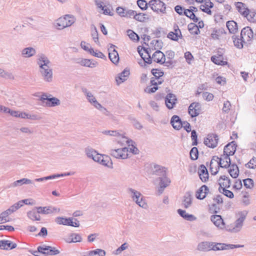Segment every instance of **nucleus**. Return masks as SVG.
I'll return each instance as SVG.
<instances>
[{"instance_id": "nucleus-59", "label": "nucleus", "mask_w": 256, "mask_h": 256, "mask_svg": "<svg viewBox=\"0 0 256 256\" xmlns=\"http://www.w3.org/2000/svg\"><path fill=\"white\" fill-rule=\"evenodd\" d=\"M90 54L93 56L99 58H103L104 56V54L102 52L97 51L95 52L93 48L90 50Z\"/></svg>"}, {"instance_id": "nucleus-14", "label": "nucleus", "mask_w": 256, "mask_h": 256, "mask_svg": "<svg viewBox=\"0 0 256 256\" xmlns=\"http://www.w3.org/2000/svg\"><path fill=\"white\" fill-rule=\"evenodd\" d=\"M201 106L198 102H192L188 107V114L192 118L198 116L200 112Z\"/></svg>"}, {"instance_id": "nucleus-50", "label": "nucleus", "mask_w": 256, "mask_h": 256, "mask_svg": "<svg viewBox=\"0 0 256 256\" xmlns=\"http://www.w3.org/2000/svg\"><path fill=\"white\" fill-rule=\"evenodd\" d=\"M127 33L129 38L131 40L136 41H138L139 40L138 36L136 33H135L133 30H127Z\"/></svg>"}, {"instance_id": "nucleus-23", "label": "nucleus", "mask_w": 256, "mask_h": 256, "mask_svg": "<svg viewBox=\"0 0 256 256\" xmlns=\"http://www.w3.org/2000/svg\"><path fill=\"white\" fill-rule=\"evenodd\" d=\"M152 172L160 177H164L166 176V168L160 165H154L152 168Z\"/></svg>"}, {"instance_id": "nucleus-43", "label": "nucleus", "mask_w": 256, "mask_h": 256, "mask_svg": "<svg viewBox=\"0 0 256 256\" xmlns=\"http://www.w3.org/2000/svg\"><path fill=\"white\" fill-rule=\"evenodd\" d=\"M148 18V16L146 14L136 12L135 14L134 19L140 22H144Z\"/></svg>"}, {"instance_id": "nucleus-6", "label": "nucleus", "mask_w": 256, "mask_h": 256, "mask_svg": "<svg viewBox=\"0 0 256 256\" xmlns=\"http://www.w3.org/2000/svg\"><path fill=\"white\" fill-rule=\"evenodd\" d=\"M128 150L127 148L118 149H110L109 154L116 158L126 159L128 157Z\"/></svg>"}, {"instance_id": "nucleus-32", "label": "nucleus", "mask_w": 256, "mask_h": 256, "mask_svg": "<svg viewBox=\"0 0 256 256\" xmlns=\"http://www.w3.org/2000/svg\"><path fill=\"white\" fill-rule=\"evenodd\" d=\"M77 63L80 64L82 66L89 67V68H94L95 67L97 63L96 62H92L90 60L86 59V58H80L77 60Z\"/></svg>"}, {"instance_id": "nucleus-60", "label": "nucleus", "mask_w": 256, "mask_h": 256, "mask_svg": "<svg viewBox=\"0 0 256 256\" xmlns=\"http://www.w3.org/2000/svg\"><path fill=\"white\" fill-rule=\"evenodd\" d=\"M136 13V11L133 10H128L126 8V14L124 17L126 18H134L135 16V14Z\"/></svg>"}, {"instance_id": "nucleus-21", "label": "nucleus", "mask_w": 256, "mask_h": 256, "mask_svg": "<svg viewBox=\"0 0 256 256\" xmlns=\"http://www.w3.org/2000/svg\"><path fill=\"white\" fill-rule=\"evenodd\" d=\"M209 192V188L206 185L202 186L196 193V197L198 200L204 199Z\"/></svg>"}, {"instance_id": "nucleus-33", "label": "nucleus", "mask_w": 256, "mask_h": 256, "mask_svg": "<svg viewBox=\"0 0 256 256\" xmlns=\"http://www.w3.org/2000/svg\"><path fill=\"white\" fill-rule=\"evenodd\" d=\"M210 242L204 241L200 242L197 246V250L200 252L210 251Z\"/></svg>"}, {"instance_id": "nucleus-2", "label": "nucleus", "mask_w": 256, "mask_h": 256, "mask_svg": "<svg viewBox=\"0 0 256 256\" xmlns=\"http://www.w3.org/2000/svg\"><path fill=\"white\" fill-rule=\"evenodd\" d=\"M248 212L246 210L239 212L236 214V220L234 223V226L232 228L228 230L230 232L237 233L240 232L244 226V222L248 215Z\"/></svg>"}, {"instance_id": "nucleus-3", "label": "nucleus", "mask_w": 256, "mask_h": 256, "mask_svg": "<svg viewBox=\"0 0 256 256\" xmlns=\"http://www.w3.org/2000/svg\"><path fill=\"white\" fill-rule=\"evenodd\" d=\"M76 20V18L73 15L66 14L57 19L54 24L57 29L61 30L70 26L75 22Z\"/></svg>"}, {"instance_id": "nucleus-54", "label": "nucleus", "mask_w": 256, "mask_h": 256, "mask_svg": "<svg viewBox=\"0 0 256 256\" xmlns=\"http://www.w3.org/2000/svg\"><path fill=\"white\" fill-rule=\"evenodd\" d=\"M102 133L106 135H109L110 136H114L116 137L118 136H121L119 132L116 130H104L102 132Z\"/></svg>"}, {"instance_id": "nucleus-41", "label": "nucleus", "mask_w": 256, "mask_h": 256, "mask_svg": "<svg viewBox=\"0 0 256 256\" xmlns=\"http://www.w3.org/2000/svg\"><path fill=\"white\" fill-rule=\"evenodd\" d=\"M106 252L104 250L96 249V250L88 252L85 256H104Z\"/></svg>"}, {"instance_id": "nucleus-18", "label": "nucleus", "mask_w": 256, "mask_h": 256, "mask_svg": "<svg viewBox=\"0 0 256 256\" xmlns=\"http://www.w3.org/2000/svg\"><path fill=\"white\" fill-rule=\"evenodd\" d=\"M38 212L42 214H51L54 213H58L60 211V209L53 206H40L37 208Z\"/></svg>"}, {"instance_id": "nucleus-47", "label": "nucleus", "mask_w": 256, "mask_h": 256, "mask_svg": "<svg viewBox=\"0 0 256 256\" xmlns=\"http://www.w3.org/2000/svg\"><path fill=\"white\" fill-rule=\"evenodd\" d=\"M190 158L192 160H196L198 158V152L197 148L194 147L192 148L190 152Z\"/></svg>"}, {"instance_id": "nucleus-19", "label": "nucleus", "mask_w": 256, "mask_h": 256, "mask_svg": "<svg viewBox=\"0 0 256 256\" xmlns=\"http://www.w3.org/2000/svg\"><path fill=\"white\" fill-rule=\"evenodd\" d=\"M115 46L111 44L108 48V56L110 60L114 64H116L118 62L119 56L117 51L115 50Z\"/></svg>"}, {"instance_id": "nucleus-1", "label": "nucleus", "mask_w": 256, "mask_h": 256, "mask_svg": "<svg viewBox=\"0 0 256 256\" xmlns=\"http://www.w3.org/2000/svg\"><path fill=\"white\" fill-rule=\"evenodd\" d=\"M138 50L140 55L144 60V62L148 64H150L152 63V58L154 62L160 64H164V60H166L164 54L160 50H156L155 52L152 54V58H151L148 50L144 49V52L148 56V58H146V56H143L144 54L142 52V50H140L139 47L138 48Z\"/></svg>"}, {"instance_id": "nucleus-56", "label": "nucleus", "mask_w": 256, "mask_h": 256, "mask_svg": "<svg viewBox=\"0 0 256 256\" xmlns=\"http://www.w3.org/2000/svg\"><path fill=\"white\" fill-rule=\"evenodd\" d=\"M152 73L156 78H160L164 75V72L158 69H152Z\"/></svg>"}, {"instance_id": "nucleus-5", "label": "nucleus", "mask_w": 256, "mask_h": 256, "mask_svg": "<svg viewBox=\"0 0 256 256\" xmlns=\"http://www.w3.org/2000/svg\"><path fill=\"white\" fill-rule=\"evenodd\" d=\"M82 92L86 97L87 100L95 108L100 110H106V108L97 101L96 98L90 91L85 88H82Z\"/></svg>"}, {"instance_id": "nucleus-15", "label": "nucleus", "mask_w": 256, "mask_h": 256, "mask_svg": "<svg viewBox=\"0 0 256 256\" xmlns=\"http://www.w3.org/2000/svg\"><path fill=\"white\" fill-rule=\"evenodd\" d=\"M177 102L176 96L172 94H168L165 98V104L169 110L173 108Z\"/></svg>"}, {"instance_id": "nucleus-9", "label": "nucleus", "mask_w": 256, "mask_h": 256, "mask_svg": "<svg viewBox=\"0 0 256 256\" xmlns=\"http://www.w3.org/2000/svg\"><path fill=\"white\" fill-rule=\"evenodd\" d=\"M56 222L59 224L70 226L74 227H78L80 226V222L76 219H74V222L72 218L58 217L56 218Z\"/></svg>"}, {"instance_id": "nucleus-58", "label": "nucleus", "mask_w": 256, "mask_h": 256, "mask_svg": "<svg viewBox=\"0 0 256 256\" xmlns=\"http://www.w3.org/2000/svg\"><path fill=\"white\" fill-rule=\"evenodd\" d=\"M163 80L162 78H152L150 80V83L152 85L157 86L158 84H162Z\"/></svg>"}, {"instance_id": "nucleus-61", "label": "nucleus", "mask_w": 256, "mask_h": 256, "mask_svg": "<svg viewBox=\"0 0 256 256\" xmlns=\"http://www.w3.org/2000/svg\"><path fill=\"white\" fill-rule=\"evenodd\" d=\"M137 4L142 10H146L147 8V2L144 0H138Z\"/></svg>"}, {"instance_id": "nucleus-25", "label": "nucleus", "mask_w": 256, "mask_h": 256, "mask_svg": "<svg viewBox=\"0 0 256 256\" xmlns=\"http://www.w3.org/2000/svg\"><path fill=\"white\" fill-rule=\"evenodd\" d=\"M130 75V72L128 70H124L121 73H120L118 76L116 78V80L117 84H120L126 81Z\"/></svg>"}, {"instance_id": "nucleus-40", "label": "nucleus", "mask_w": 256, "mask_h": 256, "mask_svg": "<svg viewBox=\"0 0 256 256\" xmlns=\"http://www.w3.org/2000/svg\"><path fill=\"white\" fill-rule=\"evenodd\" d=\"M38 212V210L37 211L35 210H32L31 211H29L27 213L28 216L32 220H40V216L39 215Z\"/></svg>"}, {"instance_id": "nucleus-62", "label": "nucleus", "mask_w": 256, "mask_h": 256, "mask_svg": "<svg viewBox=\"0 0 256 256\" xmlns=\"http://www.w3.org/2000/svg\"><path fill=\"white\" fill-rule=\"evenodd\" d=\"M126 8L118 6L116 8V12L122 17H124Z\"/></svg>"}, {"instance_id": "nucleus-26", "label": "nucleus", "mask_w": 256, "mask_h": 256, "mask_svg": "<svg viewBox=\"0 0 256 256\" xmlns=\"http://www.w3.org/2000/svg\"><path fill=\"white\" fill-rule=\"evenodd\" d=\"M204 4H202L200 6V9L208 14H212V12L210 8H213V3L210 0H204Z\"/></svg>"}, {"instance_id": "nucleus-35", "label": "nucleus", "mask_w": 256, "mask_h": 256, "mask_svg": "<svg viewBox=\"0 0 256 256\" xmlns=\"http://www.w3.org/2000/svg\"><path fill=\"white\" fill-rule=\"evenodd\" d=\"M46 104L48 107H54L60 106V100L56 98H50L49 99H48V101L46 102Z\"/></svg>"}, {"instance_id": "nucleus-17", "label": "nucleus", "mask_w": 256, "mask_h": 256, "mask_svg": "<svg viewBox=\"0 0 256 256\" xmlns=\"http://www.w3.org/2000/svg\"><path fill=\"white\" fill-rule=\"evenodd\" d=\"M210 220L219 229H224L225 227V223L224 222L221 216L212 215L210 216Z\"/></svg>"}, {"instance_id": "nucleus-10", "label": "nucleus", "mask_w": 256, "mask_h": 256, "mask_svg": "<svg viewBox=\"0 0 256 256\" xmlns=\"http://www.w3.org/2000/svg\"><path fill=\"white\" fill-rule=\"evenodd\" d=\"M218 140V138L216 134H209L204 139V144L207 146L213 148L217 146Z\"/></svg>"}, {"instance_id": "nucleus-49", "label": "nucleus", "mask_w": 256, "mask_h": 256, "mask_svg": "<svg viewBox=\"0 0 256 256\" xmlns=\"http://www.w3.org/2000/svg\"><path fill=\"white\" fill-rule=\"evenodd\" d=\"M70 236L71 238V242H80L82 240L81 236L78 234H71Z\"/></svg>"}, {"instance_id": "nucleus-8", "label": "nucleus", "mask_w": 256, "mask_h": 256, "mask_svg": "<svg viewBox=\"0 0 256 256\" xmlns=\"http://www.w3.org/2000/svg\"><path fill=\"white\" fill-rule=\"evenodd\" d=\"M236 145L234 142H232L226 144L224 149V160H229V156L234 154L236 150Z\"/></svg>"}, {"instance_id": "nucleus-52", "label": "nucleus", "mask_w": 256, "mask_h": 256, "mask_svg": "<svg viewBox=\"0 0 256 256\" xmlns=\"http://www.w3.org/2000/svg\"><path fill=\"white\" fill-rule=\"evenodd\" d=\"M246 166L248 168L254 169L256 168V158H252L246 164Z\"/></svg>"}, {"instance_id": "nucleus-31", "label": "nucleus", "mask_w": 256, "mask_h": 256, "mask_svg": "<svg viewBox=\"0 0 256 256\" xmlns=\"http://www.w3.org/2000/svg\"><path fill=\"white\" fill-rule=\"evenodd\" d=\"M16 244L10 240H0V248L2 250H11L16 248Z\"/></svg>"}, {"instance_id": "nucleus-11", "label": "nucleus", "mask_w": 256, "mask_h": 256, "mask_svg": "<svg viewBox=\"0 0 256 256\" xmlns=\"http://www.w3.org/2000/svg\"><path fill=\"white\" fill-rule=\"evenodd\" d=\"M148 4L154 12H163L166 9L164 4L160 0H152Z\"/></svg>"}, {"instance_id": "nucleus-36", "label": "nucleus", "mask_w": 256, "mask_h": 256, "mask_svg": "<svg viewBox=\"0 0 256 256\" xmlns=\"http://www.w3.org/2000/svg\"><path fill=\"white\" fill-rule=\"evenodd\" d=\"M224 154L220 158L216 157V158L219 160L218 162V165L224 168H227L229 167L230 165V160L229 158V160L224 159Z\"/></svg>"}, {"instance_id": "nucleus-64", "label": "nucleus", "mask_w": 256, "mask_h": 256, "mask_svg": "<svg viewBox=\"0 0 256 256\" xmlns=\"http://www.w3.org/2000/svg\"><path fill=\"white\" fill-rule=\"evenodd\" d=\"M202 96L207 101H211L214 98V95L208 92H204L202 94Z\"/></svg>"}, {"instance_id": "nucleus-39", "label": "nucleus", "mask_w": 256, "mask_h": 256, "mask_svg": "<svg viewBox=\"0 0 256 256\" xmlns=\"http://www.w3.org/2000/svg\"><path fill=\"white\" fill-rule=\"evenodd\" d=\"M230 167V170H228L229 174L230 176L233 178H236L238 176V166L236 164H232L229 166Z\"/></svg>"}, {"instance_id": "nucleus-7", "label": "nucleus", "mask_w": 256, "mask_h": 256, "mask_svg": "<svg viewBox=\"0 0 256 256\" xmlns=\"http://www.w3.org/2000/svg\"><path fill=\"white\" fill-rule=\"evenodd\" d=\"M254 37V33L251 28L246 26L243 28L241 31L240 38L244 42H250Z\"/></svg>"}, {"instance_id": "nucleus-46", "label": "nucleus", "mask_w": 256, "mask_h": 256, "mask_svg": "<svg viewBox=\"0 0 256 256\" xmlns=\"http://www.w3.org/2000/svg\"><path fill=\"white\" fill-rule=\"evenodd\" d=\"M233 42L234 43V44L236 46L239 48H241L243 47V43L244 42V41L242 40V38H237L236 36H232Z\"/></svg>"}, {"instance_id": "nucleus-13", "label": "nucleus", "mask_w": 256, "mask_h": 256, "mask_svg": "<svg viewBox=\"0 0 256 256\" xmlns=\"http://www.w3.org/2000/svg\"><path fill=\"white\" fill-rule=\"evenodd\" d=\"M36 62L39 68L50 67V60L48 58L43 54H38Z\"/></svg>"}, {"instance_id": "nucleus-20", "label": "nucleus", "mask_w": 256, "mask_h": 256, "mask_svg": "<svg viewBox=\"0 0 256 256\" xmlns=\"http://www.w3.org/2000/svg\"><path fill=\"white\" fill-rule=\"evenodd\" d=\"M198 174L200 180L202 182H206L208 180L209 174L208 171L204 165L201 164L199 166Z\"/></svg>"}, {"instance_id": "nucleus-45", "label": "nucleus", "mask_w": 256, "mask_h": 256, "mask_svg": "<svg viewBox=\"0 0 256 256\" xmlns=\"http://www.w3.org/2000/svg\"><path fill=\"white\" fill-rule=\"evenodd\" d=\"M60 174H53L52 176H45V177H43V178H36L34 180V181L38 182H42L45 180H52V179H54V178H60Z\"/></svg>"}, {"instance_id": "nucleus-38", "label": "nucleus", "mask_w": 256, "mask_h": 256, "mask_svg": "<svg viewBox=\"0 0 256 256\" xmlns=\"http://www.w3.org/2000/svg\"><path fill=\"white\" fill-rule=\"evenodd\" d=\"M226 27L232 34L236 33L238 30L237 24L234 20L228 21L226 22Z\"/></svg>"}, {"instance_id": "nucleus-22", "label": "nucleus", "mask_w": 256, "mask_h": 256, "mask_svg": "<svg viewBox=\"0 0 256 256\" xmlns=\"http://www.w3.org/2000/svg\"><path fill=\"white\" fill-rule=\"evenodd\" d=\"M36 50L32 47H27L21 50V56L24 58H30L36 54Z\"/></svg>"}, {"instance_id": "nucleus-53", "label": "nucleus", "mask_w": 256, "mask_h": 256, "mask_svg": "<svg viewBox=\"0 0 256 256\" xmlns=\"http://www.w3.org/2000/svg\"><path fill=\"white\" fill-rule=\"evenodd\" d=\"M248 20L254 22H256V13L248 11V15L246 16Z\"/></svg>"}, {"instance_id": "nucleus-57", "label": "nucleus", "mask_w": 256, "mask_h": 256, "mask_svg": "<svg viewBox=\"0 0 256 256\" xmlns=\"http://www.w3.org/2000/svg\"><path fill=\"white\" fill-rule=\"evenodd\" d=\"M80 46L82 49H84V50L86 52H88L89 53L90 51V50L92 49V48L90 46V44L84 41H82L81 42Z\"/></svg>"}, {"instance_id": "nucleus-51", "label": "nucleus", "mask_w": 256, "mask_h": 256, "mask_svg": "<svg viewBox=\"0 0 256 256\" xmlns=\"http://www.w3.org/2000/svg\"><path fill=\"white\" fill-rule=\"evenodd\" d=\"M220 192L222 193L226 196L232 198H234V194L231 191L226 190V188H218Z\"/></svg>"}, {"instance_id": "nucleus-63", "label": "nucleus", "mask_w": 256, "mask_h": 256, "mask_svg": "<svg viewBox=\"0 0 256 256\" xmlns=\"http://www.w3.org/2000/svg\"><path fill=\"white\" fill-rule=\"evenodd\" d=\"M20 131L24 134H33L34 132L33 130L28 127H22L20 128Z\"/></svg>"}, {"instance_id": "nucleus-29", "label": "nucleus", "mask_w": 256, "mask_h": 256, "mask_svg": "<svg viewBox=\"0 0 256 256\" xmlns=\"http://www.w3.org/2000/svg\"><path fill=\"white\" fill-rule=\"evenodd\" d=\"M236 10L243 16L246 17L248 15L249 10L246 5L242 2H237L235 4Z\"/></svg>"}, {"instance_id": "nucleus-28", "label": "nucleus", "mask_w": 256, "mask_h": 256, "mask_svg": "<svg viewBox=\"0 0 256 256\" xmlns=\"http://www.w3.org/2000/svg\"><path fill=\"white\" fill-rule=\"evenodd\" d=\"M192 196L190 192H186L184 196L182 204L185 208H188L192 204Z\"/></svg>"}, {"instance_id": "nucleus-44", "label": "nucleus", "mask_w": 256, "mask_h": 256, "mask_svg": "<svg viewBox=\"0 0 256 256\" xmlns=\"http://www.w3.org/2000/svg\"><path fill=\"white\" fill-rule=\"evenodd\" d=\"M121 136H117L120 139H117L118 142L122 144H124L125 142L128 144V146H130V144H133L134 142L132 140H129L128 138L124 136L122 134H120Z\"/></svg>"}, {"instance_id": "nucleus-4", "label": "nucleus", "mask_w": 256, "mask_h": 256, "mask_svg": "<svg viewBox=\"0 0 256 256\" xmlns=\"http://www.w3.org/2000/svg\"><path fill=\"white\" fill-rule=\"evenodd\" d=\"M128 192L132 200L139 206L144 209L148 208V204L144 200V197L140 192L132 188H128Z\"/></svg>"}, {"instance_id": "nucleus-48", "label": "nucleus", "mask_w": 256, "mask_h": 256, "mask_svg": "<svg viewBox=\"0 0 256 256\" xmlns=\"http://www.w3.org/2000/svg\"><path fill=\"white\" fill-rule=\"evenodd\" d=\"M244 184L247 188L252 189L254 186V180L252 178H246L243 180Z\"/></svg>"}, {"instance_id": "nucleus-24", "label": "nucleus", "mask_w": 256, "mask_h": 256, "mask_svg": "<svg viewBox=\"0 0 256 256\" xmlns=\"http://www.w3.org/2000/svg\"><path fill=\"white\" fill-rule=\"evenodd\" d=\"M182 122L178 116H173L170 120V124L176 130H180L182 127Z\"/></svg>"}, {"instance_id": "nucleus-55", "label": "nucleus", "mask_w": 256, "mask_h": 256, "mask_svg": "<svg viewBox=\"0 0 256 256\" xmlns=\"http://www.w3.org/2000/svg\"><path fill=\"white\" fill-rule=\"evenodd\" d=\"M96 152V151L92 148H86V153L87 156L88 158H92L93 160L94 158V156Z\"/></svg>"}, {"instance_id": "nucleus-42", "label": "nucleus", "mask_w": 256, "mask_h": 256, "mask_svg": "<svg viewBox=\"0 0 256 256\" xmlns=\"http://www.w3.org/2000/svg\"><path fill=\"white\" fill-rule=\"evenodd\" d=\"M0 76L10 80L14 79V76L12 72L6 71L1 68H0Z\"/></svg>"}, {"instance_id": "nucleus-34", "label": "nucleus", "mask_w": 256, "mask_h": 256, "mask_svg": "<svg viewBox=\"0 0 256 256\" xmlns=\"http://www.w3.org/2000/svg\"><path fill=\"white\" fill-rule=\"evenodd\" d=\"M178 213L187 220L193 221L196 220V218L194 215L186 213L184 210L178 209Z\"/></svg>"}, {"instance_id": "nucleus-37", "label": "nucleus", "mask_w": 256, "mask_h": 256, "mask_svg": "<svg viewBox=\"0 0 256 256\" xmlns=\"http://www.w3.org/2000/svg\"><path fill=\"white\" fill-rule=\"evenodd\" d=\"M212 61L216 64L224 66L227 64V62L223 60L222 56H214L211 58Z\"/></svg>"}, {"instance_id": "nucleus-16", "label": "nucleus", "mask_w": 256, "mask_h": 256, "mask_svg": "<svg viewBox=\"0 0 256 256\" xmlns=\"http://www.w3.org/2000/svg\"><path fill=\"white\" fill-rule=\"evenodd\" d=\"M158 180L160 182L158 192L160 194H162L164 190L170 184L171 181L166 176L164 177H159Z\"/></svg>"}, {"instance_id": "nucleus-27", "label": "nucleus", "mask_w": 256, "mask_h": 256, "mask_svg": "<svg viewBox=\"0 0 256 256\" xmlns=\"http://www.w3.org/2000/svg\"><path fill=\"white\" fill-rule=\"evenodd\" d=\"M219 188H229L231 185L230 178L226 176H221L219 180Z\"/></svg>"}, {"instance_id": "nucleus-12", "label": "nucleus", "mask_w": 256, "mask_h": 256, "mask_svg": "<svg viewBox=\"0 0 256 256\" xmlns=\"http://www.w3.org/2000/svg\"><path fill=\"white\" fill-rule=\"evenodd\" d=\"M39 72L44 81L46 82L52 81V70L50 67L39 68Z\"/></svg>"}, {"instance_id": "nucleus-30", "label": "nucleus", "mask_w": 256, "mask_h": 256, "mask_svg": "<svg viewBox=\"0 0 256 256\" xmlns=\"http://www.w3.org/2000/svg\"><path fill=\"white\" fill-rule=\"evenodd\" d=\"M32 180L30 179L23 178L14 182L8 186V188H15L18 186H20L24 184H32Z\"/></svg>"}]
</instances>
